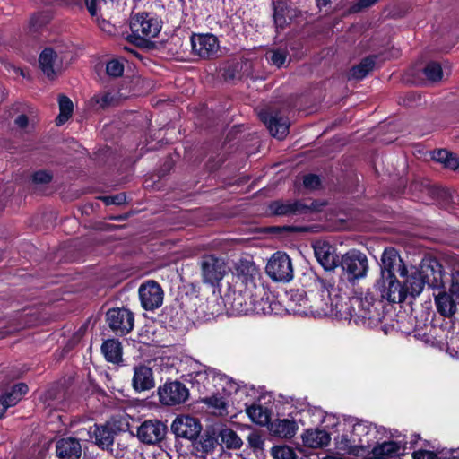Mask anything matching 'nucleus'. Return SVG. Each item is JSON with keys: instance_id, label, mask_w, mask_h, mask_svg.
Instances as JSON below:
<instances>
[{"instance_id": "1", "label": "nucleus", "mask_w": 459, "mask_h": 459, "mask_svg": "<svg viewBox=\"0 0 459 459\" xmlns=\"http://www.w3.org/2000/svg\"><path fill=\"white\" fill-rule=\"evenodd\" d=\"M226 304L232 313L271 315L277 313L276 303L270 300L259 268L253 261L240 260L235 267L234 285L226 294Z\"/></svg>"}, {"instance_id": "2", "label": "nucleus", "mask_w": 459, "mask_h": 459, "mask_svg": "<svg viewBox=\"0 0 459 459\" xmlns=\"http://www.w3.org/2000/svg\"><path fill=\"white\" fill-rule=\"evenodd\" d=\"M318 284L320 292L312 304H308L303 292L297 291L291 298H295L299 303L294 304V300H290L288 310L299 316H311L317 318L329 316L347 320L351 314L346 311L347 302H344L343 298L339 295V290L325 280H319Z\"/></svg>"}, {"instance_id": "3", "label": "nucleus", "mask_w": 459, "mask_h": 459, "mask_svg": "<svg viewBox=\"0 0 459 459\" xmlns=\"http://www.w3.org/2000/svg\"><path fill=\"white\" fill-rule=\"evenodd\" d=\"M346 311L351 314L347 320H353L356 325L375 327L384 317V305L374 298L370 290L360 292L349 299Z\"/></svg>"}, {"instance_id": "4", "label": "nucleus", "mask_w": 459, "mask_h": 459, "mask_svg": "<svg viewBox=\"0 0 459 459\" xmlns=\"http://www.w3.org/2000/svg\"><path fill=\"white\" fill-rule=\"evenodd\" d=\"M400 276L404 278L403 290H406V297L419 296L426 284L430 287H437L441 281V270L437 261L422 263L420 268L406 267L400 269Z\"/></svg>"}, {"instance_id": "5", "label": "nucleus", "mask_w": 459, "mask_h": 459, "mask_svg": "<svg viewBox=\"0 0 459 459\" xmlns=\"http://www.w3.org/2000/svg\"><path fill=\"white\" fill-rule=\"evenodd\" d=\"M376 431V427L361 422L356 423L350 434H342L336 438V448L343 454L359 455L361 452L370 447L368 436L375 434Z\"/></svg>"}, {"instance_id": "6", "label": "nucleus", "mask_w": 459, "mask_h": 459, "mask_svg": "<svg viewBox=\"0 0 459 459\" xmlns=\"http://www.w3.org/2000/svg\"><path fill=\"white\" fill-rule=\"evenodd\" d=\"M130 39L141 45L157 37L161 30V21L154 14L139 13L131 17Z\"/></svg>"}, {"instance_id": "7", "label": "nucleus", "mask_w": 459, "mask_h": 459, "mask_svg": "<svg viewBox=\"0 0 459 459\" xmlns=\"http://www.w3.org/2000/svg\"><path fill=\"white\" fill-rule=\"evenodd\" d=\"M192 380L197 385H202L207 390L210 389V386H213L218 393L221 391L225 395L236 394L241 388L239 383L214 368L197 371Z\"/></svg>"}, {"instance_id": "8", "label": "nucleus", "mask_w": 459, "mask_h": 459, "mask_svg": "<svg viewBox=\"0 0 459 459\" xmlns=\"http://www.w3.org/2000/svg\"><path fill=\"white\" fill-rule=\"evenodd\" d=\"M199 265L203 281L212 286L218 285L229 272L224 258L214 255H203Z\"/></svg>"}, {"instance_id": "9", "label": "nucleus", "mask_w": 459, "mask_h": 459, "mask_svg": "<svg viewBox=\"0 0 459 459\" xmlns=\"http://www.w3.org/2000/svg\"><path fill=\"white\" fill-rule=\"evenodd\" d=\"M266 273L274 281L288 282L293 278V266L288 255L276 252L266 264Z\"/></svg>"}, {"instance_id": "10", "label": "nucleus", "mask_w": 459, "mask_h": 459, "mask_svg": "<svg viewBox=\"0 0 459 459\" xmlns=\"http://www.w3.org/2000/svg\"><path fill=\"white\" fill-rule=\"evenodd\" d=\"M376 290L380 293L383 299L389 303H402L406 299V290L403 284L396 279L395 275H381L375 284Z\"/></svg>"}, {"instance_id": "11", "label": "nucleus", "mask_w": 459, "mask_h": 459, "mask_svg": "<svg viewBox=\"0 0 459 459\" xmlns=\"http://www.w3.org/2000/svg\"><path fill=\"white\" fill-rule=\"evenodd\" d=\"M341 266L347 273L349 281L361 279L367 275L368 258L363 253L351 250L342 256Z\"/></svg>"}, {"instance_id": "12", "label": "nucleus", "mask_w": 459, "mask_h": 459, "mask_svg": "<svg viewBox=\"0 0 459 459\" xmlns=\"http://www.w3.org/2000/svg\"><path fill=\"white\" fill-rule=\"evenodd\" d=\"M160 402L168 406L178 405L185 403L189 397V391L180 382L165 383L158 390Z\"/></svg>"}, {"instance_id": "13", "label": "nucleus", "mask_w": 459, "mask_h": 459, "mask_svg": "<svg viewBox=\"0 0 459 459\" xmlns=\"http://www.w3.org/2000/svg\"><path fill=\"white\" fill-rule=\"evenodd\" d=\"M139 298L141 305L145 310H154L160 307L163 303L164 292L154 281H148L143 283L139 288Z\"/></svg>"}, {"instance_id": "14", "label": "nucleus", "mask_w": 459, "mask_h": 459, "mask_svg": "<svg viewBox=\"0 0 459 459\" xmlns=\"http://www.w3.org/2000/svg\"><path fill=\"white\" fill-rule=\"evenodd\" d=\"M107 322L117 334L124 335L134 327V315L126 308H112L107 312Z\"/></svg>"}, {"instance_id": "15", "label": "nucleus", "mask_w": 459, "mask_h": 459, "mask_svg": "<svg viewBox=\"0 0 459 459\" xmlns=\"http://www.w3.org/2000/svg\"><path fill=\"white\" fill-rule=\"evenodd\" d=\"M172 432L178 437L194 440L201 433L202 425L199 420L187 415L178 416L171 424Z\"/></svg>"}, {"instance_id": "16", "label": "nucleus", "mask_w": 459, "mask_h": 459, "mask_svg": "<svg viewBox=\"0 0 459 459\" xmlns=\"http://www.w3.org/2000/svg\"><path fill=\"white\" fill-rule=\"evenodd\" d=\"M193 52L200 57L211 58L217 55L220 45L213 34H194L191 37Z\"/></svg>"}, {"instance_id": "17", "label": "nucleus", "mask_w": 459, "mask_h": 459, "mask_svg": "<svg viewBox=\"0 0 459 459\" xmlns=\"http://www.w3.org/2000/svg\"><path fill=\"white\" fill-rule=\"evenodd\" d=\"M167 433V427L157 420L143 421L137 429L138 439L145 444H157L161 441Z\"/></svg>"}, {"instance_id": "18", "label": "nucleus", "mask_w": 459, "mask_h": 459, "mask_svg": "<svg viewBox=\"0 0 459 459\" xmlns=\"http://www.w3.org/2000/svg\"><path fill=\"white\" fill-rule=\"evenodd\" d=\"M77 434L81 439L91 441L102 448L108 447L113 443L112 432L106 426L94 424L89 429H79Z\"/></svg>"}, {"instance_id": "19", "label": "nucleus", "mask_w": 459, "mask_h": 459, "mask_svg": "<svg viewBox=\"0 0 459 459\" xmlns=\"http://www.w3.org/2000/svg\"><path fill=\"white\" fill-rule=\"evenodd\" d=\"M155 386L152 368L139 363L133 368L132 387L137 393L149 391Z\"/></svg>"}, {"instance_id": "20", "label": "nucleus", "mask_w": 459, "mask_h": 459, "mask_svg": "<svg viewBox=\"0 0 459 459\" xmlns=\"http://www.w3.org/2000/svg\"><path fill=\"white\" fill-rule=\"evenodd\" d=\"M313 247L317 262L325 271H332L337 267L339 257L334 247L325 241H317Z\"/></svg>"}, {"instance_id": "21", "label": "nucleus", "mask_w": 459, "mask_h": 459, "mask_svg": "<svg viewBox=\"0 0 459 459\" xmlns=\"http://www.w3.org/2000/svg\"><path fill=\"white\" fill-rule=\"evenodd\" d=\"M42 73L49 79H54L62 71V58L51 48H46L39 57Z\"/></svg>"}, {"instance_id": "22", "label": "nucleus", "mask_w": 459, "mask_h": 459, "mask_svg": "<svg viewBox=\"0 0 459 459\" xmlns=\"http://www.w3.org/2000/svg\"><path fill=\"white\" fill-rule=\"evenodd\" d=\"M261 120L267 126L273 137L283 139L289 133L290 122L287 117L279 114L260 113Z\"/></svg>"}, {"instance_id": "23", "label": "nucleus", "mask_w": 459, "mask_h": 459, "mask_svg": "<svg viewBox=\"0 0 459 459\" xmlns=\"http://www.w3.org/2000/svg\"><path fill=\"white\" fill-rule=\"evenodd\" d=\"M29 391L26 384L15 385L10 391L0 395V419H2L10 407L16 405Z\"/></svg>"}, {"instance_id": "24", "label": "nucleus", "mask_w": 459, "mask_h": 459, "mask_svg": "<svg viewBox=\"0 0 459 459\" xmlns=\"http://www.w3.org/2000/svg\"><path fill=\"white\" fill-rule=\"evenodd\" d=\"M56 448L60 459H79L82 455V446L78 439L74 437L60 439Z\"/></svg>"}, {"instance_id": "25", "label": "nucleus", "mask_w": 459, "mask_h": 459, "mask_svg": "<svg viewBox=\"0 0 459 459\" xmlns=\"http://www.w3.org/2000/svg\"><path fill=\"white\" fill-rule=\"evenodd\" d=\"M405 267L403 261L394 248L385 249L381 257V275H394L397 272L400 274V269Z\"/></svg>"}, {"instance_id": "26", "label": "nucleus", "mask_w": 459, "mask_h": 459, "mask_svg": "<svg viewBox=\"0 0 459 459\" xmlns=\"http://www.w3.org/2000/svg\"><path fill=\"white\" fill-rule=\"evenodd\" d=\"M302 441L305 446L310 448H321L329 445L331 437L324 429H310L302 434Z\"/></svg>"}, {"instance_id": "27", "label": "nucleus", "mask_w": 459, "mask_h": 459, "mask_svg": "<svg viewBox=\"0 0 459 459\" xmlns=\"http://www.w3.org/2000/svg\"><path fill=\"white\" fill-rule=\"evenodd\" d=\"M298 430V425L293 419H276L270 425V431L281 438H291Z\"/></svg>"}, {"instance_id": "28", "label": "nucleus", "mask_w": 459, "mask_h": 459, "mask_svg": "<svg viewBox=\"0 0 459 459\" xmlns=\"http://www.w3.org/2000/svg\"><path fill=\"white\" fill-rule=\"evenodd\" d=\"M246 413L255 424L266 426L270 422V411L258 403H253L246 407Z\"/></svg>"}, {"instance_id": "29", "label": "nucleus", "mask_w": 459, "mask_h": 459, "mask_svg": "<svg viewBox=\"0 0 459 459\" xmlns=\"http://www.w3.org/2000/svg\"><path fill=\"white\" fill-rule=\"evenodd\" d=\"M101 351L108 362L118 363L122 360L121 343L117 340L105 341L101 345Z\"/></svg>"}, {"instance_id": "30", "label": "nucleus", "mask_w": 459, "mask_h": 459, "mask_svg": "<svg viewBox=\"0 0 459 459\" xmlns=\"http://www.w3.org/2000/svg\"><path fill=\"white\" fill-rule=\"evenodd\" d=\"M413 459H459V448L443 450L438 454L430 451L419 450L412 454Z\"/></svg>"}, {"instance_id": "31", "label": "nucleus", "mask_w": 459, "mask_h": 459, "mask_svg": "<svg viewBox=\"0 0 459 459\" xmlns=\"http://www.w3.org/2000/svg\"><path fill=\"white\" fill-rule=\"evenodd\" d=\"M376 64V56H368L364 58L358 65L351 70V76L354 79H363L370 71L373 70Z\"/></svg>"}, {"instance_id": "32", "label": "nucleus", "mask_w": 459, "mask_h": 459, "mask_svg": "<svg viewBox=\"0 0 459 459\" xmlns=\"http://www.w3.org/2000/svg\"><path fill=\"white\" fill-rule=\"evenodd\" d=\"M433 159L442 163L446 168L455 170L459 169V157L446 150H438L433 154Z\"/></svg>"}, {"instance_id": "33", "label": "nucleus", "mask_w": 459, "mask_h": 459, "mask_svg": "<svg viewBox=\"0 0 459 459\" xmlns=\"http://www.w3.org/2000/svg\"><path fill=\"white\" fill-rule=\"evenodd\" d=\"M59 115L56 119L57 126L65 124L73 113L74 105L72 100L66 96H60L58 99Z\"/></svg>"}, {"instance_id": "34", "label": "nucleus", "mask_w": 459, "mask_h": 459, "mask_svg": "<svg viewBox=\"0 0 459 459\" xmlns=\"http://www.w3.org/2000/svg\"><path fill=\"white\" fill-rule=\"evenodd\" d=\"M435 302L437 311L443 316H448L454 314L455 306L447 293L441 292L437 295Z\"/></svg>"}, {"instance_id": "35", "label": "nucleus", "mask_w": 459, "mask_h": 459, "mask_svg": "<svg viewBox=\"0 0 459 459\" xmlns=\"http://www.w3.org/2000/svg\"><path fill=\"white\" fill-rule=\"evenodd\" d=\"M299 205L297 202L275 201L270 204V210L276 215H289L296 212Z\"/></svg>"}, {"instance_id": "36", "label": "nucleus", "mask_w": 459, "mask_h": 459, "mask_svg": "<svg viewBox=\"0 0 459 459\" xmlns=\"http://www.w3.org/2000/svg\"><path fill=\"white\" fill-rule=\"evenodd\" d=\"M221 442L228 448H239L242 446L241 438L237 435L235 431L230 429H226L221 431Z\"/></svg>"}, {"instance_id": "37", "label": "nucleus", "mask_w": 459, "mask_h": 459, "mask_svg": "<svg viewBox=\"0 0 459 459\" xmlns=\"http://www.w3.org/2000/svg\"><path fill=\"white\" fill-rule=\"evenodd\" d=\"M271 455L273 459H298L296 451L286 445L273 446Z\"/></svg>"}, {"instance_id": "38", "label": "nucleus", "mask_w": 459, "mask_h": 459, "mask_svg": "<svg viewBox=\"0 0 459 459\" xmlns=\"http://www.w3.org/2000/svg\"><path fill=\"white\" fill-rule=\"evenodd\" d=\"M287 56L285 49H273L266 54V58L272 65L280 68L285 64Z\"/></svg>"}, {"instance_id": "39", "label": "nucleus", "mask_w": 459, "mask_h": 459, "mask_svg": "<svg viewBox=\"0 0 459 459\" xmlns=\"http://www.w3.org/2000/svg\"><path fill=\"white\" fill-rule=\"evenodd\" d=\"M424 74L429 81L437 82L441 80L443 72L438 63L431 62L424 68Z\"/></svg>"}, {"instance_id": "40", "label": "nucleus", "mask_w": 459, "mask_h": 459, "mask_svg": "<svg viewBox=\"0 0 459 459\" xmlns=\"http://www.w3.org/2000/svg\"><path fill=\"white\" fill-rule=\"evenodd\" d=\"M106 71L109 76H121L124 72V64L118 59H111L106 65Z\"/></svg>"}, {"instance_id": "41", "label": "nucleus", "mask_w": 459, "mask_h": 459, "mask_svg": "<svg viewBox=\"0 0 459 459\" xmlns=\"http://www.w3.org/2000/svg\"><path fill=\"white\" fill-rule=\"evenodd\" d=\"M202 402L208 405L209 407L218 410L219 411L225 410L226 408V403L224 399L219 395L205 397L202 399Z\"/></svg>"}, {"instance_id": "42", "label": "nucleus", "mask_w": 459, "mask_h": 459, "mask_svg": "<svg viewBox=\"0 0 459 459\" xmlns=\"http://www.w3.org/2000/svg\"><path fill=\"white\" fill-rule=\"evenodd\" d=\"M49 22V16L45 13H38L31 17L30 22V29L34 31L39 30Z\"/></svg>"}, {"instance_id": "43", "label": "nucleus", "mask_w": 459, "mask_h": 459, "mask_svg": "<svg viewBox=\"0 0 459 459\" xmlns=\"http://www.w3.org/2000/svg\"><path fill=\"white\" fill-rule=\"evenodd\" d=\"M248 444L255 451L260 452L264 450V440L257 433H251L248 436Z\"/></svg>"}, {"instance_id": "44", "label": "nucleus", "mask_w": 459, "mask_h": 459, "mask_svg": "<svg viewBox=\"0 0 459 459\" xmlns=\"http://www.w3.org/2000/svg\"><path fill=\"white\" fill-rule=\"evenodd\" d=\"M52 179V175L46 170L36 171L32 175V181L35 184H47Z\"/></svg>"}, {"instance_id": "45", "label": "nucleus", "mask_w": 459, "mask_h": 459, "mask_svg": "<svg viewBox=\"0 0 459 459\" xmlns=\"http://www.w3.org/2000/svg\"><path fill=\"white\" fill-rule=\"evenodd\" d=\"M304 186L309 189H316L320 185V178L318 176L309 174L304 177Z\"/></svg>"}, {"instance_id": "46", "label": "nucleus", "mask_w": 459, "mask_h": 459, "mask_svg": "<svg viewBox=\"0 0 459 459\" xmlns=\"http://www.w3.org/2000/svg\"><path fill=\"white\" fill-rule=\"evenodd\" d=\"M93 100L100 107H106L113 103L114 98L111 93H104L102 95H96Z\"/></svg>"}, {"instance_id": "47", "label": "nucleus", "mask_w": 459, "mask_h": 459, "mask_svg": "<svg viewBox=\"0 0 459 459\" xmlns=\"http://www.w3.org/2000/svg\"><path fill=\"white\" fill-rule=\"evenodd\" d=\"M273 19L277 28H283L287 24V19L283 13V10L275 8Z\"/></svg>"}, {"instance_id": "48", "label": "nucleus", "mask_w": 459, "mask_h": 459, "mask_svg": "<svg viewBox=\"0 0 459 459\" xmlns=\"http://www.w3.org/2000/svg\"><path fill=\"white\" fill-rule=\"evenodd\" d=\"M425 342L434 348L443 350L446 347V341L445 339H437L436 337H427Z\"/></svg>"}, {"instance_id": "49", "label": "nucleus", "mask_w": 459, "mask_h": 459, "mask_svg": "<svg viewBox=\"0 0 459 459\" xmlns=\"http://www.w3.org/2000/svg\"><path fill=\"white\" fill-rule=\"evenodd\" d=\"M216 441L212 437H206L201 441V446L204 451L210 452L215 447Z\"/></svg>"}, {"instance_id": "50", "label": "nucleus", "mask_w": 459, "mask_h": 459, "mask_svg": "<svg viewBox=\"0 0 459 459\" xmlns=\"http://www.w3.org/2000/svg\"><path fill=\"white\" fill-rule=\"evenodd\" d=\"M104 201L107 204H121L126 201V196L124 195L106 196Z\"/></svg>"}, {"instance_id": "51", "label": "nucleus", "mask_w": 459, "mask_h": 459, "mask_svg": "<svg viewBox=\"0 0 459 459\" xmlns=\"http://www.w3.org/2000/svg\"><path fill=\"white\" fill-rule=\"evenodd\" d=\"M378 0H358L354 9L356 11L362 10L364 8H368L375 4Z\"/></svg>"}, {"instance_id": "52", "label": "nucleus", "mask_w": 459, "mask_h": 459, "mask_svg": "<svg viewBox=\"0 0 459 459\" xmlns=\"http://www.w3.org/2000/svg\"><path fill=\"white\" fill-rule=\"evenodd\" d=\"M450 292L452 296L459 299V278H454L450 287Z\"/></svg>"}, {"instance_id": "53", "label": "nucleus", "mask_w": 459, "mask_h": 459, "mask_svg": "<svg viewBox=\"0 0 459 459\" xmlns=\"http://www.w3.org/2000/svg\"><path fill=\"white\" fill-rule=\"evenodd\" d=\"M307 413H311L313 416H316L317 418L318 421L323 420L324 412L320 408H316V407L310 408L309 407L307 409Z\"/></svg>"}, {"instance_id": "54", "label": "nucleus", "mask_w": 459, "mask_h": 459, "mask_svg": "<svg viewBox=\"0 0 459 459\" xmlns=\"http://www.w3.org/2000/svg\"><path fill=\"white\" fill-rule=\"evenodd\" d=\"M15 124L17 125V126H19L20 128H25L27 126H28V117L25 116V115H20L16 119H15Z\"/></svg>"}, {"instance_id": "55", "label": "nucleus", "mask_w": 459, "mask_h": 459, "mask_svg": "<svg viewBox=\"0 0 459 459\" xmlns=\"http://www.w3.org/2000/svg\"><path fill=\"white\" fill-rule=\"evenodd\" d=\"M316 4L319 8L325 7L330 3V0H316Z\"/></svg>"}, {"instance_id": "56", "label": "nucleus", "mask_w": 459, "mask_h": 459, "mask_svg": "<svg viewBox=\"0 0 459 459\" xmlns=\"http://www.w3.org/2000/svg\"><path fill=\"white\" fill-rule=\"evenodd\" d=\"M155 459H169L168 454H160Z\"/></svg>"}, {"instance_id": "57", "label": "nucleus", "mask_w": 459, "mask_h": 459, "mask_svg": "<svg viewBox=\"0 0 459 459\" xmlns=\"http://www.w3.org/2000/svg\"><path fill=\"white\" fill-rule=\"evenodd\" d=\"M211 313H212V315H214V314H220V313H221V308H218V309H216V310H212Z\"/></svg>"}]
</instances>
